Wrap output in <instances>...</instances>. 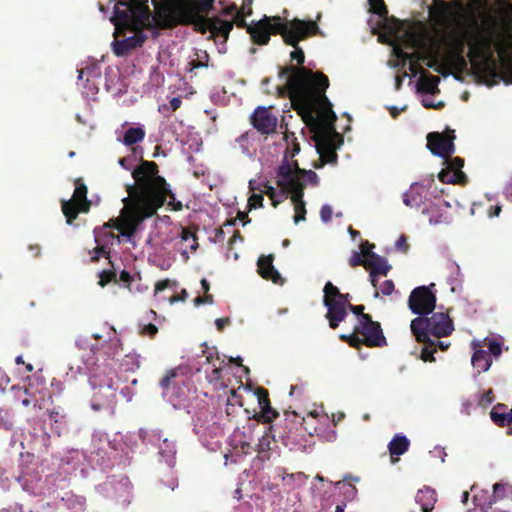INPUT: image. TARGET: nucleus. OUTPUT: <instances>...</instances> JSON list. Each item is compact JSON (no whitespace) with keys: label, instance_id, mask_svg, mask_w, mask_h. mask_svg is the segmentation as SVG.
Here are the masks:
<instances>
[{"label":"nucleus","instance_id":"f257e3e1","mask_svg":"<svg viewBox=\"0 0 512 512\" xmlns=\"http://www.w3.org/2000/svg\"><path fill=\"white\" fill-rule=\"evenodd\" d=\"M287 72L293 73L287 87L291 90L292 107L313 133L312 139L320 155V164L314 167L319 169L327 163H336L338 156L335 141L342 140L335 129L337 116L326 96L329 87L328 77L325 74H313L308 70L293 67L285 69L281 75Z\"/></svg>","mask_w":512,"mask_h":512},{"label":"nucleus","instance_id":"f03ea898","mask_svg":"<svg viewBox=\"0 0 512 512\" xmlns=\"http://www.w3.org/2000/svg\"><path fill=\"white\" fill-rule=\"evenodd\" d=\"M158 165L153 161L142 160L132 171L134 183L126 186L128 196L122 201L124 207L120 215L107 224L114 227L120 236L130 240L138 230L139 225L147 218L156 214L169 198V206L175 211H181L183 205L175 200L165 178L158 175Z\"/></svg>","mask_w":512,"mask_h":512},{"label":"nucleus","instance_id":"7ed1b4c3","mask_svg":"<svg viewBox=\"0 0 512 512\" xmlns=\"http://www.w3.org/2000/svg\"><path fill=\"white\" fill-rule=\"evenodd\" d=\"M156 8V26L175 28L192 26L200 34L210 33L208 39L216 44H225L233 29V22L222 19L218 15L209 17L215 10L216 0H151ZM223 0H219L222 4Z\"/></svg>","mask_w":512,"mask_h":512},{"label":"nucleus","instance_id":"20e7f679","mask_svg":"<svg viewBox=\"0 0 512 512\" xmlns=\"http://www.w3.org/2000/svg\"><path fill=\"white\" fill-rule=\"evenodd\" d=\"M111 23L115 26V36L124 30H129L133 35L115 39L112 42V50L118 57L129 55L133 50L143 46L147 40L144 30H150L154 37L158 36V30H167L156 26V8L152 14L148 0H115Z\"/></svg>","mask_w":512,"mask_h":512},{"label":"nucleus","instance_id":"39448f33","mask_svg":"<svg viewBox=\"0 0 512 512\" xmlns=\"http://www.w3.org/2000/svg\"><path fill=\"white\" fill-rule=\"evenodd\" d=\"M493 48L502 49V43L495 40L492 32L477 31L470 42L468 60L459 53H450L447 59L451 68L455 70H466L470 62L475 73L489 74L495 67Z\"/></svg>","mask_w":512,"mask_h":512},{"label":"nucleus","instance_id":"423d86ee","mask_svg":"<svg viewBox=\"0 0 512 512\" xmlns=\"http://www.w3.org/2000/svg\"><path fill=\"white\" fill-rule=\"evenodd\" d=\"M317 34H319V26L316 23V21L301 20L298 18H294V19L290 20V27L286 31V33L283 37L284 43L289 46H292L294 48V50L290 53V57H291L292 61L297 62V66L291 64V65H287L284 67H281V66L279 67L278 77L280 79H285V84L281 87H278L277 89H278V93L280 96L283 97V96L287 95L291 102H292L291 90L286 87H288L291 79L293 78V73L287 72L284 75H281V73L285 69H288L291 67L298 68V69H305V70L310 71L313 74L319 73V71L313 72L312 70L303 66V64L305 62V54H304V51L302 50V48L299 47L300 41L305 40L308 37L315 36ZM320 74H324V73L320 72Z\"/></svg>","mask_w":512,"mask_h":512},{"label":"nucleus","instance_id":"0eeeda50","mask_svg":"<svg viewBox=\"0 0 512 512\" xmlns=\"http://www.w3.org/2000/svg\"><path fill=\"white\" fill-rule=\"evenodd\" d=\"M410 329L416 341L423 344L434 345V340L447 337L454 331V323L448 312H432L429 315L414 318Z\"/></svg>","mask_w":512,"mask_h":512},{"label":"nucleus","instance_id":"6e6552de","mask_svg":"<svg viewBox=\"0 0 512 512\" xmlns=\"http://www.w3.org/2000/svg\"><path fill=\"white\" fill-rule=\"evenodd\" d=\"M339 339L354 349H360L363 345L369 348L387 346L381 324L373 321L371 316H362L353 333L341 334Z\"/></svg>","mask_w":512,"mask_h":512},{"label":"nucleus","instance_id":"1a4fd4ad","mask_svg":"<svg viewBox=\"0 0 512 512\" xmlns=\"http://www.w3.org/2000/svg\"><path fill=\"white\" fill-rule=\"evenodd\" d=\"M323 293V304L327 308L326 319L329 322V327L336 329L348 315L347 310L351 305V296L349 293H341L330 281L325 284Z\"/></svg>","mask_w":512,"mask_h":512},{"label":"nucleus","instance_id":"9d476101","mask_svg":"<svg viewBox=\"0 0 512 512\" xmlns=\"http://www.w3.org/2000/svg\"><path fill=\"white\" fill-rule=\"evenodd\" d=\"M290 27V21L280 16L264 15L259 21L250 24L247 33L256 45H267L271 35H281L284 37Z\"/></svg>","mask_w":512,"mask_h":512},{"label":"nucleus","instance_id":"9b49d317","mask_svg":"<svg viewBox=\"0 0 512 512\" xmlns=\"http://www.w3.org/2000/svg\"><path fill=\"white\" fill-rule=\"evenodd\" d=\"M291 175L292 173L288 167H279L277 171V184L288 189L289 193H291V201L295 205L294 222L298 224L300 221L305 220L306 216L305 202L303 200L304 192H302V188L298 182L293 180Z\"/></svg>","mask_w":512,"mask_h":512},{"label":"nucleus","instance_id":"f8f14e48","mask_svg":"<svg viewBox=\"0 0 512 512\" xmlns=\"http://www.w3.org/2000/svg\"><path fill=\"white\" fill-rule=\"evenodd\" d=\"M435 284L429 286H418L414 288L408 298V307L413 314L422 317L429 315L436 308V291L433 290Z\"/></svg>","mask_w":512,"mask_h":512},{"label":"nucleus","instance_id":"ddd939ff","mask_svg":"<svg viewBox=\"0 0 512 512\" xmlns=\"http://www.w3.org/2000/svg\"><path fill=\"white\" fill-rule=\"evenodd\" d=\"M75 190L70 200H62V212L68 224H72L80 212H88L90 201L87 199L88 189L81 178L74 182Z\"/></svg>","mask_w":512,"mask_h":512},{"label":"nucleus","instance_id":"4468645a","mask_svg":"<svg viewBox=\"0 0 512 512\" xmlns=\"http://www.w3.org/2000/svg\"><path fill=\"white\" fill-rule=\"evenodd\" d=\"M454 138V131H450L448 134L432 132L427 135V147L432 154L448 158L455 151Z\"/></svg>","mask_w":512,"mask_h":512},{"label":"nucleus","instance_id":"2eb2a0df","mask_svg":"<svg viewBox=\"0 0 512 512\" xmlns=\"http://www.w3.org/2000/svg\"><path fill=\"white\" fill-rule=\"evenodd\" d=\"M251 124L263 135H269L276 131L278 119L270 111V108L259 106L251 115Z\"/></svg>","mask_w":512,"mask_h":512},{"label":"nucleus","instance_id":"dca6fc26","mask_svg":"<svg viewBox=\"0 0 512 512\" xmlns=\"http://www.w3.org/2000/svg\"><path fill=\"white\" fill-rule=\"evenodd\" d=\"M273 255L261 256L258 259V273L265 280H271L274 284H282L283 278L273 265Z\"/></svg>","mask_w":512,"mask_h":512},{"label":"nucleus","instance_id":"f3484780","mask_svg":"<svg viewBox=\"0 0 512 512\" xmlns=\"http://www.w3.org/2000/svg\"><path fill=\"white\" fill-rule=\"evenodd\" d=\"M368 256L365 263V269L370 272V276L377 277L378 275L386 276L391 269L387 259L374 252H364Z\"/></svg>","mask_w":512,"mask_h":512},{"label":"nucleus","instance_id":"a211bd4d","mask_svg":"<svg viewBox=\"0 0 512 512\" xmlns=\"http://www.w3.org/2000/svg\"><path fill=\"white\" fill-rule=\"evenodd\" d=\"M279 167H288L289 168L290 172L292 173L291 176H292L293 180L298 182V184L302 188V192L304 191V188H305V184L303 181H306L314 186L318 185L319 178H318V175L313 170L301 169V168H299L297 163H295L294 166H292L288 162H284Z\"/></svg>","mask_w":512,"mask_h":512},{"label":"nucleus","instance_id":"6ab92c4d","mask_svg":"<svg viewBox=\"0 0 512 512\" xmlns=\"http://www.w3.org/2000/svg\"><path fill=\"white\" fill-rule=\"evenodd\" d=\"M429 14L436 24L445 25L453 16V9L444 0H433Z\"/></svg>","mask_w":512,"mask_h":512},{"label":"nucleus","instance_id":"aec40b11","mask_svg":"<svg viewBox=\"0 0 512 512\" xmlns=\"http://www.w3.org/2000/svg\"><path fill=\"white\" fill-rule=\"evenodd\" d=\"M249 188L252 191L259 190L263 194L267 195L270 200L272 201V205L274 207H277L278 204H280L283 200L287 198V193L289 192L288 189H285L284 187H281L280 191H277L273 186H271L268 182L263 184H258L256 186L255 181H249Z\"/></svg>","mask_w":512,"mask_h":512},{"label":"nucleus","instance_id":"412c9836","mask_svg":"<svg viewBox=\"0 0 512 512\" xmlns=\"http://www.w3.org/2000/svg\"><path fill=\"white\" fill-rule=\"evenodd\" d=\"M409 447V439L402 434H396L388 444V450L392 462L395 463L396 461H398V458L395 459L394 456H401L405 454L408 451Z\"/></svg>","mask_w":512,"mask_h":512},{"label":"nucleus","instance_id":"4be33fe9","mask_svg":"<svg viewBox=\"0 0 512 512\" xmlns=\"http://www.w3.org/2000/svg\"><path fill=\"white\" fill-rule=\"evenodd\" d=\"M439 82V77L431 75L427 71H422L417 83L418 91L432 95L437 94L439 93Z\"/></svg>","mask_w":512,"mask_h":512},{"label":"nucleus","instance_id":"5701e85b","mask_svg":"<svg viewBox=\"0 0 512 512\" xmlns=\"http://www.w3.org/2000/svg\"><path fill=\"white\" fill-rule=\"evenodd\" d=\"M471 363L479 375L489 370L492 364V357L490 356V353L484 349H475L471 358Z\"/></svg>","mask_w":512,"mask_h":512},{"label":"nucleus","instance_id":"b1692460","mask_svg":"<svg viewBox=\"0 0 512 512\" xmlns=\"http://www.w3.org/2000/svg\"><path fill=\"white\" fill-rule=\"evenodd\" d=\"M49 419L53 422L51 423V429L54 433L60 436L63 430L67 427V415L65 414L63 408L54 407L51 410H48Z\"/></svg>","mask_w":512,"mask_h":512},{"label":"nucleus","instance_id":"393cba45","mask_svg":"<svg viewBox=\"0 0 512 512\" xmlns=\"http://www.w3.org/2000/svg\"><path fill=\"white\" fill-rule=\"evenodd\" d=\"M492 421L500 426L504 427L512 424V410L506 412V406L503 404H497L490 412Z\"/></svg>","mask_w":512,"mask_h":512},{"label":"nucleus","instance_id":"a878e982","mask_svg":"<svg viewBox=\"0 0 512 512\" xmlns=\"http://www.w3.org/2000/svg\"><path fill=\"white\" fill-rule=\"evenodd\" d=\"M439 180L443 183L466 185L468 178L464 172H457L448 167L443 169L439 175Z\"/></svg>","mask_w":512,"mask_h":512},{"label":"nucleus","instance_id":"bb28decb","mask_svg":"<svg viewBox=\"0 0 512 512\" xmlns=\"http://www.w3.org/2000/svg\"><path fill=\"white\" fill-rule=\"evenodd\" d=\"M423 213L428 215L430 224L436 225L447 223L449 221L448 215L446 213H442L440 207L436 204H430L425 210H423Z\"/></svg>","mask_w":512,"mask_h":512},{"label":"nucleus","instance_id":"cd10ccee","mask_svg":"<svg viewBox=\"0 0 512 512\" xmlns=\"http://www.w3.org/2000/svg\"><path fill=\"white\" fill-rule=\"evenodd\" d=\"M145 137V130L141 127H130L127 129L123 136V143L126 146H132L138 142L143 141Z\"/></svg>","mask_w":512,"mask_h":512},{"label":"nucleus","instance_id":"c85d7f7f","mask_svg":"<svg viewBox=\"0 0 512 512\" xmlns=\"http://www.w3.org/2000/svg\"><path fill=\"white\" fill-rule=\"evenodd\" d=\"M112 219H110L107 223H105L102 227H97L94 229V236H95V242L98 244L96 247L93 248L92 251H90V254H91V261L92 262H97L100 258V255L106 253L105 251V247L103 245H100V236H101V233L104 232L105 229L107 228H110L109 226H107V224L111 221ZM113 229H115L114 227H112Z\"/></svg>","mask_w":512,"mask_h":512},{"label":"nucleus","instance_id":"c756f323","mask_svg":"<svg viewBox=\"0 0 512 512\" xmlns=\"http://www.w3.org/2000/svg\"><path fill=\"white\" fill-rule=\"evenodd\" d=\"M279 416L277 410H275L272 406L263 408L260 412H256L253 415V419L261 423H271L274 419Z\"/></svg>","mask_w":512,"mask_h":512},{"label":"nucleus","instance_id":"7c9ffc66","mask_svg":"<svg viewBox=\"0 0 512 512\" xmlns=\"http://www.w3.org/2000/svg\"><path fill=\"white\" fill-rule=\"evenodd\" d=\"M348 479H355V480H357V478H353L352 476H345L343 478V480L337 481L335 483V486H336V488H338L339 490L344 492L345 497L347 499L352 500V499L355 498V496L357 494V489L351 483H347Z\"/></svg>","mask_w":512,"mask_h":512},{"label":"nucleus","instance_id":"2f4dec72","mask_svg":"<svg viewBox=\"0 0 512 512\" xmlns=\"http://www.w3.org/2000/svg\"><path fill=\"white\" fill-rule=\"evenodd\" d=\"M196 55L197 58L188 63V71L190 72L194 69L208 67L210 59L209 54L206 51H200L199 53H196Z\"/></svg>","mask_w":512,"mask_h":512},{"label":"nucleus","instance_id":"473e14b6","mask_svg":"<svg viewBox=\"0 0 512 512\" xmlns=\"http://www.w3.org/2000/svg\"><path fill=\"white\" fill-rule=\"evenodd\" d=\"M266 436H271L275 441L280 440L283 444L287 445L290 436L278 425H270Z\"/></svg>","mask_w":512,"mask_h":512},{"label":"nucleus","instance_id":"72a5a7b5","mask_svg":"<svg viewBox=\"0 0 512 512\" xmlns=\"http://www.w3.org/2000/svg\"><path fill=\"white\" fill-rule=\"evenodd\" d=\"M369 4L370 11L373 14H376L382 18H386L388 16V9L384 0H369Z\"/></svg>","mask_w":512,"mask_h":512},{"label":"nucleus","instance_id":"f704fd0d","mask_svg":"<svg viewBox=\"0 0 512 512\" xmlns=\"http://www.w3.org/2000/svg\"><path fill=\"white\" fill-rule=\"evenodd\" d=\"M180 237L185 242L192 240V244L190 245L191 252H195L198 249V237L195 231L189 228H182Z\"/></svg>","mask_w":512,"mask_h":512},{"label":"nucleus","instance_id":"c9c22d12","mask_svg":"<svg viewBox=\"0 0 512 512\" xmlns=\"http://www.w3.org/2000/svg\"><path fill=\"white\" fill-rule=\"evenodd\" d=\"M176 377H177V369H171V370L167 371V373L161 379L160 386L165 393L168 392V390L170 389V386L172 384L173 385L176 384V382L174 381Z\"/></svg>","mask_w":512,"mask_h":512},{"label":"nucleus","instance_id":"e433bc0d","mask_svg":"<svg viewBox=\"0 0 512 512\" xmlns=\"http://www.w3.org/2000/svg\"><path fill=\"white\" fill-rule=\"evenodd\" d=\"M256 395L258 398V404L260 409L271 406L268 390L263 387H258L256 389Z\"/></svg>","mask_w":512,"mask_h":512},{"label":"nucleus","instance_id":"4c0bfd02","mask_svg":"<svg viewBox=\"0 0 512 512\" xmlns=\"http://www.w3.org/2000/svg\"><path fill=\"white\" fill-rule=\"evenodd\" d=\"M160 453L165 457H171L176 453V448L174 442L165 438L162 441V444L159 446Z\"/></svg>","mask_w":512,"mask_h":512},{"label":"nucleus","instance_id":"58836bf2","mask_svg":"<svg viewBox=\"0 0 512 512\" xmlns=\"http://www.w3.org/2000/svg\"><path fill=\"white\" fill-rule=\"evenodd\" d=\"M445 160V163H446V167L454 170V171H457V172H463L462 171V168L464 166V159L460 158V157H451L449 156L448 158H443Z\"/></svg>","mask_w":512,"mask_h":512},{"label":"nucleus","instance_id":"ea45409f","mask_svg":"<svg viewBox=\"0 0 512 512\" xmlns=\"http://www.w3.org/2000/svg\"><path fill=\"white\" fill-rule=\"evenodd\" d=\"M99 285L105 287L108 283L117 282L116 273L113 270H103L99 273Z\"/></svg>","mask_w":512,"mask_h":512},{"label":"nucleus","instance_id":"a19ab883","mask_svg":"<svg viewBox=\"0 0 512 512\" xmlns=\"http://www.w3.org/2000/svg\"><path fill=\"white\" fill-rule=\"evenodd\" d=\"M248 15H246V13H244V11L242 10H239L235 15H234V18L233 20H231L233 22V26L236 25L238 28L240 29H245L246 32L248 31V28L250 26V24L247 23L246 21V17Z\"/></svg>","mask_w":512,"mask_h":512},{"label":"nucleus","instance_id":"79ce46f5","mask_svg":"<svg viewBox=\"0 0 512 512\" xmlns=\"http://www.w3.org/2000/svg\"><path fill=\"white\" fill-rule=\"evenodd\" d=\"M420 200H421L420 195L418 193H416L415 191H413V190L405 193L404 196H403L404 204L406 206H409V207L418 206Z\"/></svg>","mask_w":512,"mask_h":512},{"label":"nucleus","instance_id":"37998d69","mask_svg":"<svg viewBox=\"0 0 512 512\" xmlns=\"http://www.w3.org/2000/svg\"><path fill=\"white\" fill-rule=\"evenodd\" d=\"M368 256L362 255L358 251H353L351 257L349 258V265L351 267L363 266L365 268V263L367 262Z\"/></svg>","mask_w":512,"mask_h":512},{"label":"nucleus","instance_id":"c03bdc74","mask_svg":"<svg viewBox=\"0 0 512 512\" xmlns=\"http://www.w3.org/2000/svg\"><path fill=\"white\" fill-rule=\"evenodd\" d=\"M39 440L41 442L40 446H35L33 449L41 454L47 453L50 447V435L45 432L40 435Z\"/></svg>","mask_w":512,"mask_h":512},{"label":"nucleus","instance_id":"a18cd8bd","mask_svg":"<svg viewBox=\"0 0 512 512\" xmlns=\"http://www.w3.org/2000/svg\"><path fill=\"white\" fill-rule=\"evenodd\" d=\"M263 193H253L248 199L249 210L260 208L263 206Z\"/></svg>","mask_w":512,"mask_h":512},{"label":"nucleus","instance_id":"49530a36","mask_svg":"<svg viewBox=\"0 0 512 512\" xmlns=\"http://www.w3.org/2000/svg\"><path fill=\"white\" fill-rule=\"evenodd\" d=\"M436 349L434 348V345L425 344V347L421 351V359L424 362H433L435 361L434 353Z\"/></svg>","mask_w":512,"mask_h":512},{"label":"nucleus","instance_id":"de8ad7c7","mask_svg":"<svg viewBox=\"0 0 512 512\" xmlns=\"http://www.w3.org/2000/svg\"><path fill=\"white\" fill-rule=\"evenodd\" d=\"M494 400V394L491 389L485 391L479 398L478 404L483 408L489 406Z\"/></svg>","mask_w":512,"mask_h":512},{"label":"nucleus","instance_id":"09e8293b","mask_svg":"<svg viewBox=\"0 0 512 512\" xmlns=\"http://www.w3.org/2000/svg\"><path fill=\"white\" fill-rule=\"evenodd\" d=\"M487 352L490 353V356L499 357L502 353V345L498 341L491 340L488 343V350Z\"/></svg>","mask_w":512,"mask_h":512},{"label":"nucleus","instance_id":"8fccbe9b","mask_svg":"<svg viewBox=\"0 0 512 512\" xmlns=\"http://www.w3.org/2000/svg\"><path fill=\"white\" fill-rule=\"evenodd\" d=\"M222 378V367L221 366H216L214 363H213V369L211 371V373H209L207 375V379L209 382H218L220 381Z\"/></svg>","mask_w":512,"mask_h":512},{"label":"nucleus","instance_id":"3c124183","mask_svg":"<svg viewBox=\"0 0 512 512\" xmlns=\"http://www.w3.org/2000/svg\"><path fill=\"white\" fill-rule=\"evenodd\" d=\"M353 314L357 316V323L361 322L362 316H371L370 314L364 313V305H353L351 304L348 308Z\"/></svg>","mask_w":512,"mask_h":512},{"label":"nucleus","instance_id":"603ef678","mask_svg":"<svg viewBox=\"0 0 512 512\" xmlns=\"http://www.w3.org/2000/svg\"><path fill=\"white\" fill-rule=\"evenodd\" d=\"M507 486L502 483H495L493 486V497L495 499H501L505 496Z\"/></svg>","mask_w":512,"mask_h":512},{"label":"nucleus","instance_id":"864d4df0","mask_svg":"<svg viewBox=\"0 0 512 512\" xmlns=\"http://www.w3.org/2000/svg\"><path fill=\"white\" fill-rule=\"evenodd\" d=\"M332 208L331 206L325 204L321 207V210H320V217H321V220L325 223L331 221L332 219Z\"/></svg>","mask_w":512,"mask_h":512},{"label":"nucleus","instance_id":"5fc2aeb1","mask_svg":"<svg viewBox=\"0 0 512 512\" xmlns=\"http://www.w3.org/2000/svg\"><path fill=\"white\" fill-rule=\"evenodd\" d=\"M239 10H240V8H238L236 3H231L221 9L220 15H222V16L233 15L234 16Z\"/></svg>","mask_w":512,"mask_h":512},{"label":"nucleus","instance_id":"6e6d98bb","mask_svg":"<svg viewBox=\"0 0 512 512\" xmlns=\"http://www.w3.org/2000/svg\"><path fill=\"white\" fill-rule=\"evenodd\" d=\"M394 289L395 286L392 280H385L383 284L380 286L381 293L386 296L391 295Z\"/></svg>","mask_w":512,"mask_h":512},{"label":"nucleus","instance_id":"4d7b16f0","mask_svg":"<svg viewBox=\"0 0 512 512\" xmlns=\"http://www.w3.org/2000/svg\"><path fill=\"white\" fill-rule=\"evenodd\" d=\"M396 248L403 253H407L409 250V244L407 241V237L405 235H401L396 241Z\"/></svg>","mask_w":512,"mask_h":512},{"label":"nucleus","instance_id":"13d9d810","mask_svg":"<svg viewBox=\"0 0 512 512\" xmlns=\"http://www.w3.org/2000/svg\"><path fill=\"white\" fill-rule=\"evenodd\" d=\"M435 72L439 73L443 77L449 76L451 74V66L449 65V61L447 60L446 63H440L437 66V69Z\"/></svg>","mask_w":512,"mask_h":512},{"label":"nucleus","instance_id":"bf43d9fd","mask_svg":"<svg viewBox=\"0 0 512 512\" xmlns=\"http://www.w3.org/2000/svg\"><path fill=\"white\" fill-rule=\"evenodd\" d=\"M238 404L240 406H242V402L240 400V396L237 394V392L235 390H231L230 391V396L228 397L227 399V406H234V404Z\"/></svg>","mask_w":512,"mask_h":512},{"label":"nucleus","instance_id":"052dcab7","mask_svg":"<svg viewBox=\"0 0 512 512\" xmlns=\"http://www.w3.org/2000/svg\"><path fill=\"white\" fill-rule=\"evenodd\" d=\"M158 332V328L156 325L152 324V323H149L147 325H145L142 330H141V333L143 335H148L150 337H153L154 335H156Z\"/></svg>","mask_w":512,"mask_h":512},{"label":"nucleus","instance_id":"680f3d73","mask_svg":"<svg viewBox=\"0 0 512 512\" xmlns=\"http://www.w3.org/2000/svg\"><path fill=\"white\" fill-rule=\"evenodd\" d=\"M204 303H209V304L213 303V296L211 294L205 293L204 296H198L194 299V304L196 306H199Z\"/></svg>","mask_w":512,"mask_h":512},{"label":"nucleus","instance_id":"e2e57ef3","mask_svg":"<svg viewBox=\"0 0 512 512\" xmlns=\"http://www.w3.org/2000/svg\"><path fill=\"white\" fill-rule=\"evenodd\" d=\"M171 285L172 282L169 279L158 281L155 285V294L169 288Z\"/></svg>","mask_w":512,"mask_h":512},{"label":"nucleus","instance_id":"0e129e2a","mask_svg":"<svg viewBox=\"0 0 512 512\" xmlns=\"http://www.w3.org/2000/svg\"><path fill=\"white\" fill-rule=\"evenodd\" d=\"M188 297V293L185 289H182L181 293L180 294H177V295H173L169 298V302L171 304H174L178 301H185Z\"/></svg>","mask_w":512,"mask_h":512},{"label":"nucleus","instance_id":"69168bd1","mask_svg":"<svg viewBox=\"0 0 512 512\" xmlns=\"http://www.w3.org/2000/svg\"><path fill=\"white\" fill-rule=\"evenodd\" d=\"M252 5H253V0H242V5L240 7V10L244 11V13H246V15H252V13H253Z\"/></svg>","mask_w":512,"mask_h":512},{"label":"nucleus","instance_id":"338daca9","mask_svg":"<svg viewBox=\"0 0 512 512\" xmlns=\"http://www.w3.org/2000/svg\"><path fill=\"white\" fill-rule=\"evenodd\" d=\"M119 281L123 282L125 284V286L129 288L130 284H131V281H132V277H131V275H130V273L128 271L123 270L120 273Z\"/></svg>","mask_w":512,"mask_h":512},{"label":"nucleus","instance_id":"774afa93","mask_svg":"<svg viewBox=\"0 0 512 512\" xmlns=\"http://www.w3.org/2000/svg\"><path fill=\"white\" fill-rule=\"evenodd\" d=\"M230 324V319L228 317L225 318H217L215 320V325L219 331H222L227 325Z\"/></svg>","mask_w":512,"mask_h":512}]
</instances>
